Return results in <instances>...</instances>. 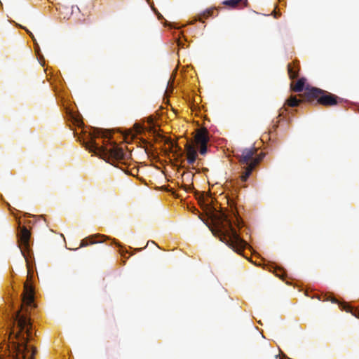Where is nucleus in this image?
Returning <instances> with one entry per match:
<instances>
[{"instance_id": "1", "label": "nucleus", "mask_w": 359, "mask_h": 359, "mask_svg": "<svg viewBox=\"0 0 359 359\" xmlns=\"http://www.w3.org/2000/svg\"><path fill=\"white\" fill-rule=\"evenodd\" d=\"M240 226L241 218L234 212L230 215L219 212L215 216V223L211 231L233 251L241 254L248 245L237 233L236 227Z\"/></svg>"}, {"instance_id": "2", "label": "nucleus", "mask_w": 359, "mask_h": 359, "mask_svg": "<svg viewBox=\"0 0 359 359\" xmlns=\"http://www.w3.org/2000/svg\"><path fill=\"white\" fill-rule=\"evenodd\" d=\"M245 171L241 176L242 182H246L254 169L259 164L265 156L263 152L258 153L255 147L238 150L234 155Z\"/></svg>"}, {"instance_id": "3", "label": "nucleus", "mask_w": 359, "mask_h": 359, "mask_svg": "<svg viewBox=\"0 0 359 359\" xmlns=\"http://www.w3.org/2000/svg\"><path fill=\"white\" fill-rule=\"evenodd\" d=\"M94 138V137H91L89 141L83 142V145L89 151L95 154L99 152L104 156H107L112 164L116 162L126 163L125 161L130 158V154L125 151L122 147H120L116 143L110 144L109 147L99 146Z\"/></svg>"}, {"instance_id": "4", "label": "nucleus", "mask_w": 359, "mask_h": 359, "mask_svg": "<svg viewBox=\"0 0 359 359\" xmlns=\"http://www.w3.org/2000/svg\"><path fill=\"white\" fill-rule=\"evenodd\" d=\"M302 96L307 102L316 100L318 104L325 107L337 105L341 100L338 96L316 87H306Z\"/></svg>"}, {"instance_id": "5", "label": "nucleus", "mask_w": 359, "mask_h": 359, "mask_svg": "<svg viewBox=\"0 0 359 359\" xmlns=\"http://www.w3.org/2000/svg\"><path fill=\"white\" fill-rule=\"evenodd\" d=\"M158 151L163 153L165 156L169 155L170 153H175L177 150H180L175 142L166 133H163L158 126Z\"/></svg>"}, {"instance_id": "6", "label": "nucleus", "mask_w": 359, "mask_h": 359, "mask_svg": "<svg viewBox=\"0 0 359 359\" xmlns=\"http://www.w3.org/2000/svg\"><path fill=\"white\" fill-rule=\"evenodd\" d=\"M147 126L143 127L140 123H135L133 128L128 130V133L126 135V138L128 139L130 136L131 139H133L137 135L144 133V130H147L149 133L153 135L154 139L156 140L155 123L152 117L147 118Z\"/></svg>"}, {"instance_id": "7", "label": "nucleus", "mask_w": 359, "mask_h": 359, "mask_svg": "<svg viewBox=\"0 0 359 359\" xmlns=\"http://www.w3.org/2000/svg\"><path fill=\"white\" fill-rule=\"evenodd\" d=\"M19 227L20 229V232L18 233L19 246L22 254L23 255L25 259H26V255L25 254V252L28 251L29 249V240L31 233L26 226H19Z\"/></svg>"}, {"instance_id": "8", "label": "nucleus", "mask_w": 359, "mask_h": 359, "mask_svg": "<svg viewBox=\"0 0 359 359\" xmlns=\"http://www.w3.org/2000/svg\"><path fill=\"white\" fill-rule=\"evenodd\" d=\"M185 149L187 157V162L190 165H193L197 158V150L196 145L194 143H187L185 145Z\"/></svg>"}, {"instance_id": "9", "label": "nucleus", "mask_w": 359, "mask_h": 359, "mask_svg": "<svg viewBox=\"0 0 359 359\" xmlns=\"http://www.w3.org/2000/svg\"><path fill=\"white\" fill-rule=\"evenodd\" d=\"M209 142L208 132L206 128L197 130L194 137V144H208Z\"/></svg>"}, {"instance_id": "10", "label": "nucleus", "mask_w": 359, "mask_h": 359, "mask_svg": "<svg viewBox=\"0 0 359 359\" xmlns=\"http://www.w3.org/2000/svg\"><path fill=\"white\" fill-rule=\"evenodd\" d=\"M299 71V64L298 61L287 65V73L290 79L298 77Z\"/></svg>"}, {"instance_id": "11", "label": "nucleus", "mask_w": 359, "mask_h": 359, "mask_svg": "<svg viewBox=\"0 0 359 359\" xmlns=\"http://www.w3.org/2000/svg\"><path fill=\"white\" fill-rule=\"evenodd\" d=\"M24 288L25 293L23 296V301L27 304H31L34 300L32 288L27 283H25Z\"/></svg>"}, {"instance_id": "12", "label": "nucleus", "mask_w": 359, "mask_h": 359, "mask_svg": "<svg viewBox=\"0 0 359 359\" xmlns=\"http://www.w3.org/2000/svg\"><path fill=\"white\" fill-rule=\"evenodd\" d=\"M305 83H306V79L301 78V79H298L295 83H291V85H290L291 90L292 91L297 92V93L302 92L304 88Z\"/></svg>"}, {"instance_id": "13", "label": "nucleus", "mask_w": 359, "mask_h": 359, "mask_svg": "<svg viewBox=\"0 0 359 359\" xmlns=\"http://www.w3.org/2000/svg\"><path fill=\"white\" fill-rule=\"evenodd\" d=\"M97 237H104V236H101L100 234L90 236L81 241L79 248L86 247L90 244L98 243V241L95 240Z\"/></svg>"}, {"instance_id": "14", "label": "nucleus", "mask_w": 359, "mask_h": 359, "mask_svg": "<svg viewBox=\"0 0 359 359\" xmlns=\"http://www.w3.org/2000/svg\"><path fill=\"white\" fill-rule=\"evenodd\" d=\"M302 102L301 100L297 99L295 96L291 95L285 102L286 105L289 107H297Z\"/></svg>"}, {"instance_id": "15", "label": "nucleus", "mask_w": 359, "mask_h": 359, "mask_svg": "<svg viewBox=\"0 0 359 359\" xmlns=\"http://www.w3.org/2000/svg\"><path fill=\"white\" fill-rule=\"evenodd\" d=\"M170 79H169L168 80V79H165L164 81V88H165V90H164V95H163V102L165 103H168V100L167 99V95L169 94V93H171L172 92V88L171 89H168V84H169V82H170Z\"/></svg>"}, {"instance_id": "16", "label": "nucleus", "mask_w": 359, "mask_h": 359, "mask_svg": "<svg viewBox=\"0 0 359 359\" xmlns=\"http://www.w3.org/2000/svg\"><path fill=\"white\" fill-rule=\"evenodd\" d=\"M317 298L318 300L320 301H323V302H327V301H330L332 302V303H337V300L334 298V297H332L330 295H327V294H324L323 295V297H321L319 295H316V296H314L312 298Z\"/></svg>"}, {"instance_id": "17", "label": "nucleus", "mask_w": 359, "mask_h": 359, "mask_svg": "<svg viewBox=\"0 0 359 359\" xmlns=\"http://www.w3.org/2000/svg\"><path fill=\"white\" fill-rule=\"evenodd\" d=\"M241 1L242 0H225L222 2V4L230 8H235Z\"/></svg>"}, {"instance_id": "18", "label": "nucleus", "mask_w": 359, "mask_h": 359, "mask_svg": "<svg viewBox=\"0 0 359 359\" xmlns=\"http://www.w3.org/2000/svg\"><path fill=\"white\" fill-rule=\"evenodd\" d=\"M341 306L343 310H345L346 312L351 313L353 316H355L359 318V316H358L356 314V312H357L356 310H353V308L351 307V306H349L348 304H344L341 305Z\"/></svg>"}, {"instance_id": "19", "label": "nucleus", "mask_w": 359, "mask_h": 359, "mask_svg": "<svg viewBox=\"0 0 359 359\" xmlns=\"http://www.w3.org/2000/svg\"><path fill=\"white\" fill-rule=\"evenodd\" d=\"M199 146V152L201 155H205L207 153V144H198Z\"/></svg>"}, {"instance_id": "20", "label": "nucleus", "mask_w": 359, "mask_h": 359, "mask_svg": "<svg viewBox=\"0 0 359 359\" xmlns=\"http://www.w3.org/2000/svg\"><path fill=\"white\" fill-rule=\"evenodd\" d=\"M214 11V8L208 9L203 13L202 16L205 18L212 16L213 15Z\"/></svg>"}, {"instance_id": "21", "label": "nucleus", "mask_w": 359, "mask_h": 359, "mask_svg": "<svg viewBox=\"0 0 359 359\" xmlns=\"http://www.w3.org/2000/svg\"><path fill=\"white\" fill-rule=\"evenodd\" d=\"M147 2H148V4L150 5V6H151V9L154 11V12L156 14H157V11H156V8H155V7H154V2H153V1H152V2H151V1H150V0H147Z\"/></svg>"}, {"instance_id": "22", "label": "nucleus", "mask_w": 359, "mask_h": 359, "mask_svg": "<svg viewBox=\"0 0 359 359\" xmlns=\"http://www.w3.org/2000/svg\"><path fill=\"white\" fill-rule=\"evenodd\" d=\"M183 189H184L186 191H189L190 190H191L192 189H194V187H193L191 185H187V184H184V185H183Z\"/></svg>"}, {"instance_id": "23", "label": "nucleus", "mask_w": 359, "mask_h": 359, "mask_svg": "<svg viewBox=\"0 0 359 359\" xmlns=\"http://www.w3.org/2000/svg\"><path fill=\"white\" fill-rule=\"evenodd\" d=\"M177 43L178 46L182 47V48L184 47V43H182V41L180 39H178L177 40Z\"/></svg>"}, {"instance_id": "24", "label": "nucleus", "mask_w": 359, "mask_h": 359, "mask_svg": "<svg viewBox=\"0 0 359 359\" xmlns=\"http://www.w3.org/2000/svg\"><path fill=\"white\" fill-rule=\"evenodd\" d=\"M24 29H25L26 30V32L29 34V36L32 38V39H33V40H34V36H33L32 33V32H30L29 30L26 29L25 28H24Z\"/></svg>"}, {"instance_id": "25", "label": "nucleus", "mask_w": 359, "mask_h": 359, "mask_svg": "<svg viewBox=\"0 0 359 359\" xmlns=\"http://www.w3.org/2000/svg\"><path fill=\"white\" fill-rule=\"evenodd\" d=\"M158 191L159 190H167V188L165 186H161L158 187Z\"/></svg>"}, {"instance_id": "26", "label": "nucleus", "mask_w": 359, "mask_h": 359, "mask_svg": "<svg viewBox=\"0 0 359 359\" xmlns=\"http://www.w3.org/2000/svg\"><path fill=\"white\" fill-rule=\"evenodd\" d=\"M158 20L164 19L163 16L159 12L158 13Z\"/></svg>"}, {"instance_id": "27", "label": "nucleus", "mask_w": 359, "mask_h": 359, "mask_svg": "<svg viewBox=\"0 0 359 359\" xmlns=\"http://www.w3.org/2000/svg\"><path fill=\"white\" fill-rule=\"evenodd\" d=\"M278 121H277L276 123L273 126V130H276V128H278Z\"/></svg>"}, {"instance_id": "28", "label": "nucleus", "mask_w": 359, "mask_h": 359, "mask_svg": "<svg viewBox=\"0 0 359 359\" xmlns=\"http://www.w3.org/2000/svg\"><path fill=\"white\" fill-rule=\"evenodd\" d=\"M74 8H76L80 12L79 8L77 6H72V13L74 12Z\"/></svg>"}]
</instances>
